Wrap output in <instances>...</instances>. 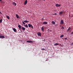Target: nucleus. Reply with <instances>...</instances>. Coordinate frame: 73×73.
I'll list each match as a JSON object with an SVG mask.
<instances>
[{"mask_svg":"<svg viewBox=\"0 0 73 73\" xmlns=\"http://www.w3.org/2000/svg\"><path fill=\"white\" fill-rule=\"evenodd\" d=\"M13 5H15V6H16V3L15 2H14L13 3Z\"/></svg>","mask_w":73,"mask_h":73,"instance_id":"17","label":"nucleus"},{"mask_svg":"<svg viewBox=\"0 0 73 73\" xmlns=\"http://www.w3.org/2000/svg\"><path fill=\"white\" fill-rule=\"evenodd\" d=\"M60 15H62V13H63V12L62 11H60V12L59 13Z\"/></svg>","mask_w":73,"mask_h":73,"instance_id":"10","label":"nucleus"},{"mask_svg":"<svg viewBox=\"0 0 73 73\" xmlns=\"http://www.w3.org/2000/svg\"><path fill=\"white\" fill-rule=\"evenodd\" d=\"M3 0H0V1H2Z\"/></svg>","mask_w":73,"mask_h":73,"instance_id":"32","label":"nucleus"},{"mask_svg":"<svg viewBox=\"0 0 73 73\" xmlns=\"http://www.w3.org/2000/svg\"><path fill=\"white\" fill-rule=\"evenodd\" d=\"M52 23L53 24H55V22L54 21H52Z\"/></svg>","mask_w":73,"mask_h":73,"instance_id":"19","label":"nucleus"},{"mask_svg":"<svg viewBox=\"0 0 73 73\" xmlns=\"http://www.w3.org/2000/svg\"><path fill=\"white\" fill-rule=\"evenodd\" d=\"M22 22L23 23V25H25V23H24V22L22 21Z\"/></svg>","mask_w":73,"mask_h":73,"instance_id":"24","label":"nucleus"},{"mask_svg":"<svg viewBox=\"0 0 73 73\" xmlns=\"http://www.w3.org/2000/svg\"><path fill=\"white\" fill-rule=\"evenodd\" d=\"M41 30L42 31H44V28L43 27H42Z\"/></svg>","mask_w":73,"mask_h":73,"instance_id":"22","label":"nucleus"},{"mask_svg":"<svg viewBox=\"0 0 73 73\" xmlns=\"http://www.w3.org/2000/svg\"><path fill=\"white\" fill-rule=\"evenodd\" d=\"M59 44V43H56L54 44V46H56L57 45H58Z\"/></svg>","mask_w":73,"mask_h":73,"instance_id":"14","label":"nucleus"},{"mask_svg":"<svg viewBox=\"0 0 73 73\" xmlns=\"http://www.w3.org/2000/svg\"><path fill=\"white\" fill-rule=\"evenodd\" d=\"M71 45H73V42L71 44Z\"/></svg>","mask_w":73,"mask_h":73,"instance_id":"28","label":"nucleus"},{"mask_svg":"<svg viewBox=\"0 0 73 73\" xmlns=\"http://www.w3.org/2000/svg\"><path fill=\"white\" fill-rule=\"evenodd\" d=\"M16 17L17 18V19H19V17L18 15L16 14Z\"/></svg>","mask_w":73,"mask_h":73,"instance_id":"15","label":"nucleus"},{"mask_svg":"<svg viewBox=\"0 0 73 73\" xmlns=\"http://www.w3.org/2000/svg\"><path fill=\"white\" fill-rule=\"evenodd\" d=\"M42 20H44V18H42Z\"/></svg>","mask_w":73,"mask_h":73,"instance_id":"31","label":"nucleus"},{"mask_svg":"<svg viewBox=\"0 0 73 73\" xmlns=\"http://www.w3.org/2000/svg\"><path fill=\"white\" fill-rule=\"evenodd\" d=\"M29 27V28H32V29H33V26L31 24H29L28 25Z\"/></svg>","mask_w":73,"mask_h":73,"instance_id":"1","label":"nucleus"},{"mask_svg":"<svg viewBox=\"0 0 73 73\" xmlns=\"http://www.w3.org/2000/svg\"><path fill=\"white\" fill-rule=\"evenodd\" d=\"M43 41H44V42H45V39H44L43 40Z\"/></svg>","mask_w":73,"mask_h":73,"instance_id":"27","label":"nucleus"},{"mask_svg":"<svg viewBox=\"0 0 73 73\" xmlns=\"http://www.w3.org/2000/svg\"><path fill=\"white\" fill-rule=\"evenodd\" d=\"M27 2H28V1L27 0H26L24 2L25 5H26L27 4Z\"/></svg>","mask_w":73,"mask_h":73,"instance_id":"6","label":"nucleus"},{"mask_svg":"<svg viewBox=\"0 0 73 73\" xmlns=\"http://www.w3.org/2000/svg\"><path fill=\"white\" fill-rule=\"evenodd\" d=\"M18 27L19 28V29H21V26L20 25H19L18 26Z\"/></svg>","mask_w":73,"mask_h":73,"instance_id":"12","label":"nucleus"},{"mask_svg":"<svg viewBox=\"0 0 73 73\" xmlns=\"http://www.w3.org/2000/svg\"><path fill=\"white\" fill-rule=\"evenodd\" d=\"M38 36H41V33L40 32H38L37 33Z\"/></svg>","mask_w":73,"mask_h":73,"instance_id":"3","label":"nucleus"},{"mask_svg":"<svg viewBox=\"0 0 73 73\" xmlns=\"http://www.w3.org/2000/svg\"><path fill=\"white\" fill-rule=\"evenodd\" d=\"M13 30L14 31V32H16V31H17L16 29L15 28H14L13 29Z\"/></svg>","mask_w":73,"mask_h":73,"instance_id":"13","label":"nucleus"},{"mask_svg":"<svg viewBox=\"0 0 73 73\" xmlns=\"http://www.w3.org/2000/svg\"><path fill=\"white\" fill-rule=\"evenodd\" d=\"M24 22H25V23H29V21H24Z\"/></svg>","mask_w":73,"mask_h":73,"instance_id":"11","label":"nucleus"},{"mask_svg":"<svg viewBox=\"0 0 73 73\" xmlns=\"http://www.w3.org/2000/svg\"><path fill=\"white\" fill-rule=\"evenodd\" d=\"M1 13V12L0 11V13Z\"/></svg>","mask_w":73,"mask_h":73,"instance_id":"35","label":"nucleus"},{"mask_svg":"<svg viewBox=\"0 0 73 73\" xmlns=\"http://www.w3.org/2000/svg\"><path fill=\"white\" fill-rule=\"evenodd\" d=\"M64 35H61L60 36V38H62V37H64Z\"/></svg>","mask_w":73,"mask_h":73,"instance_id":"18","label":"nucleus"},{"mask_svg":"<svg viewBox=\"0 0 73 73\" xmlns=\"http://www.w3.org/2000/svg\"><path fill=\"white\" fill-rule=\"evenodd\" d=\"M22 30L23 31H25V27H22Z\"/></svg>","mask_w":73,"mask_h":73,"instance_id":"8","label":"nucleus"},{"mask_svg":"<svg viewBox=\"0 0 73 73\" xmlns=\"http://www.w3.org/2000/svg\"><path fill=\"white\" fill-rule=\"evenodd\" d=\"M24 26L26 27V28H28V26L27 25H24Z\"/></svg>","mask_w":73,"mask_h":73,"instance_id":"20","label":"nucleus"},{"mask_svg":"<svg viewBox=\"0 0 73 73\" xmlns=\"http://www.w3.org/2000/svg\"><path fill=\"white\" fill-rule=\"evenodd\" d=\"M56 6L57 7H59L61 6V5H59L58 4H57L56 5Z\"/></svg>","mask_w":73,"mask_h":73,"instance_id":"4","label":"nucleus"},{"mask_svg":"<svg viewBox=\"0 0 73 73\" xmlns=\"http://www.w3.org/2000/svg\"><path fill=\"white\" fill-rule=\"evenodd\" d=\"M27 42H29V43H31V42H33V41H32L28 40L27 41Z\"/></svg>","mask_w":73,"mask_h":73,"instance_id":"9","label":"nucleus"},{"mask_svg":"<svg viewBox=\"0 0 73 73\" xmlns=\"http://www.w3.org/2000/svg\"><path fill=\"white\" fill-rule=\"evenodd\" d=\"M21 32H22V31H21Z\"/></svg>","mask_w":73,"mask_h":73,"instance_id":"36","label":"nucleus"},{"mask_svg":"<svg viewBox=\"0 0 73 73\" xmlns=\"http://www.w3.org/2000/svg\"><path fill=\"white\" fill-rule=\"evenodd\" d=\"M54 15H57V13H55L54 14Z\"/></svg>","mask_w":73,"mask_h":73,"instance_id":"30","label":"nucleus"},{"mask_svg":"<svg viewBox=\"0 0 73 73\" xmlns=\"http://www.w3.org/2000/svg\"><path fill=\"white\" fill-rule=\"evenodd\" d=\"M42 50H45V49H44V48H42Z\"/></svg>","mask_w":73,"mask_h":73,"instance_id":"26","label":"nucleus"},{"mask_svg":"<svg viewBox=\"0 0 73 73\" xmlns=\"http://www.w3.org/2000/svg\"><path fill=\"white\" fill-rule=\"evenodd\" d=\"M0 38H5V36H0Z\"/></svg>","mask_w":73,"mask_h":73,"instance_id":"5","label":"nucleus"},{"mask_svg":"<svg viewBox=\"0 0 73 73\" xmlns=\"http://www.w3.org/2000/svg\"><path fill=\"white\" fill-rule=\"evenodd\" d=\"M43 1H45V0H43Z\"/></svg>","mask_w":73,"mask_h":73,"instance_id":"34","label":"nucleus"},{"mask_svg":"<svg viewBox=\"0 0 73 73\" xmlns=\"http://www.w3.org/2000/svg\"><path fill=\"white\" fill-rule=\"evenodd\" d=\"M48 23L46 22H44L43 23V24H47Z\"/></svg>","mask_w":73,"mask_h":73,"instance_id":"7","label":"nucleus"},{"mask_svg":"<svg viewBox=\"0 0 73 73\" xmlns=\"http://www.w3.org/2000/svg\"><path fill=\"white\" fill-rule=\"evenodd\" d=\"M64 27H62L61 28L62 29H64Z\"/></svg>","mask_w":73,"mask_h":73,"instance_id":"25","label":"nucleus"},{"mask_svg":"<svg viewBox=\"0 0 73 73\" xmlns=\"http://www.w3.org/2000/svg\"><path fill=\"white\" fill-rule=\"evenodd\" d=\"M1 3H3V1H1Z\"/></svg>","mask_w":73,"mask_h":73,"instance_id":"33","label":"nucleus"},{"mask_svg":"<svg viewBox=\"0 0 73 73\" xmlns=\"http://www.w3.org/2000/svg\"><path fill=\"white\" fill-rule=\"evenodd\" d=\"M60 24H64V21H63V20L62 19L61 20Z\"/></svg>","mask_w":73,"mask_h":73,"instance_id":"2","label":"nucleus"},{"mask_svg":"<svg viewBox=\"0 0 73 73\" xmlns=\"http://www.w3.org/2000/svg\"><path fill=\"white\" fill-rule=\"evenodd\" d=\"M70 27H69L67 30V32H68V31H70Z\"/></svg>","mask_w":73,"mask_h":73,"instance_id":"16","label":"nucleus"},{"mask_svg":"<svg viewBox=\"0 0 73 73\" xmlns=\"http://www.w3.org/2000/svg\"><path fill=\"white\" fill-rule=\"evenodd\" d=\"M64 39H65V40H67V38H64Z\"/></svg>","mask_w":73,"mask_h":73,"instance_id":"29","label":"nucleus"},{"mask_svg":"<svg viewBox=\"0 0 73 73\" xmlns=\"http://www.w3.org/2000/svg\"><path fill=\"white\" fill-rule=\"evenodd\" d=\"M7 19H10L9 17V16H7Z\"/></svg>","mask_w":73,"mask_h":73,"instance_id":"21","label":"nucleus"},{"mask_svg":"<svg viewBox=\"0 0 73 73\" xmlns=\"http://www.w3.org/2000/svg\"><path fill=\"white\" fill-rule=\"evenodd\" d=\"M2 19H1L0 20V23H2Z\"/></svg>","mask_w":73,"mask_h":73,"instance_id":"23","label":"nucleus"}]
</instances>
